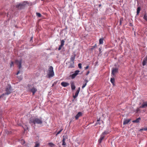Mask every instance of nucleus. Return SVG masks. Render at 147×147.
<instances>
[{"label":"nucleus","instance_id":"f257e3e1","mask_svg":"<svg viewBox=\"0 0 147 147\" xmlns=\"http://www.w3.org/2000/svg\"><path fill=\"white\" fill-rule=\"evenodd\" d=\"M29 123L33 125L36 124H41L42 123V118L41 117L38 118L37 116L34 117L30 119L29 121Z\"/></svg>","mask_w":147,"mask_h":147},{"label":"nucleus","instance_id":"f03ea898","mask_svg":"<svg viewBox=\"0 0 147 147\" xmlns=\"http://www.w3.org/2000/svg\"><path fill=\"white\" fill-rule=\"evenodd\" d=\"M47 76L49 78L54 76V73L53 70V67L52 66H50L48 70Z\"/></svg>","mask_w":147,"mask_h":147},{"label":"nucleus","instance_id":"7ed1b4c3","mask_svg":"<svg viewBox=\"0 0 147 147\" xmlns=\"http://www.w3.org/2000/svg\"><path fill=\"white\" fill-rule=\"evenodd\" d=\"M11 87L10 85H8L6 88L5 91L6 92L5 94H5L8 95L11 93Z\"/></svg>","mask_w":147,"mask_h":147},{"label":"nucleus","instance_id":"20e7f679","mask_svg":"<svg viewBox=\"0 0 147 147\" xmlns=\"http://www.w3.org/2000/svg\"><path fill=\"white\" fill-rule=\"evenodd\" d=\"M118 72V69L117 68H113L112 70V77H114L116 73Z\"/></svg>","mask_w":147,"mask_h":147},{"label":"nucleus","instance_id":"39448f33","mask_svg":"<svg viewBox=\"0 0 147 147\" xmlns=\"http://www.w3.org/2000/svg\"><path fill=\"white\" fill-rule=\"evenodd\" d=\"M16 7L19 9H21L24 7V5L23 4L20 3L16 5Z\"/></svg>","mask_w":147,"mask_h":147},{"label":"nucleus","instance_id":"423d86ee","mask_svg":"<svg viewBox=\"0 0 147 147\" xmlns=\"http://www.w3.org/2000/svg\"><path fill=\"white\" fill-rule=\"evenodd\" d=\"M22 61V60H20L19 61L17 60L16 61V63L18 65V67L19 69H20L21 67Z\"/></svg>","mask_w":147,"mask_h":147},{"label":"nucleus","instance_id":"0eeeda50","mask_svg":"<svg viewBox=\"0 0 147 147\" xmlns=\"http://www.w3.org/2000/svg\"><path fill=\"white\" fill-rule=\"evenodd\" d=\"M30 90L32 93L33 95L37 91V89L34 87H33L32 88L30 89Z\"/></svg>","mask_w":147,"mask_h":147},{"label":"nucleus","instance_id":"6e6552de","mask_svg":"<svg viewBox=\"0 0 147 147\" xmlns=\"http://www.w3.org/2000/svg\"><path fill=\"white\" fill-rule=\"evenodd\" d=\"M69 83L65 82H62L61 83V85L63 87H66L69 85Z\"/></svg>","mask_w":147,"mask_h":147},{"label":"nucleus","instance_id":"1a4fd4ad","mask_svg":"<svg viewBox=\"0 0 147 147\" xmlns=\"http://www.w3.org/2000/svg\"><path fill=\"white\" fill-rule=\"evenodd\" d=\"M147 107V102H144L143 103L141 106L140 107L141 108H145Z\"/></svg>","mask_w":147,"mask_h":147},{"label":"nucleus","instance_id":"9d476101","mask_svg":"<svg viewBox=\"0 0 147 147\" xmlns=\"http://www.w3.org/2000/svg\"><path fill=\"white\" fill-rule=\"evenodd\" d=\"M104 137L105 136H103L102 134L100 135V138L98 140V142L99 143H101L102 142V141L104 138Z\"/></svg>","mask_w":147,"mask_h":147},{"label":"nucleus","instance_id":"9b49d317","mask_svg":"<svg viewBox=\"0 0 147 147\" xmlns=\"http://www.w3.org/2000/svg\"><path fill=\"white\" fill-rule=\"evenodd\" d=\"M82 115V113L81 112H79L75 116L76 119H78L79 117Z\"/></svg>","mask_w":147,"mask_h":147},{"label":"nucleus","instance_id":"f8f14e48","mask_svg":"<svg viewBox=\"0 0 147 147\" xmlns=\"http://www.w3.org/2000/svg\"><path fill=\"white\" fill-rule=\"evenodd\" d=\"M80 90V88L79 87L78 90L76 92L75 95L73 96V97L75 98H76L78 96Z\"/></svg>","mask_w":147,"mask_h":147},{"label":"nucleus","instance_id":"ddd939ff","mask_svg":"<svg viewBox=\"0 0 147 147\" xmlns=\"http://www.w3.org/2000/svg\"><path fill=\"white\" fill-rule=\"evenodd\" d=\"M130 119H124L123 122V124L126 125L130 121Z\"/></svg>","mask_w":147,"mask_h":147},{"label":"nucleus","instance_id":"4468645a","mask_svg":"<svg viewBox=\"0 0 147 147\" xmlns=\"http://www.w3.org/2000/svg\"><path fill=\"white\" fill-rule=\"evenodd\" d=\"M71 90H74L76 88V87L75 86L74 82H71Z\"/></svg>","mask_w":147,"mask_h":147},{"label":"nucleus","instance_id":"2eb2a0df","mask_svg":"<svg viewBox=\"0 0 147 147\" xmlns=\"http://www.w3.org/2000/svg\"><path fill=\"white\" fill-rule=\"evenodd\" d=\"M63 138L62 140L63 143L62 145L63 146H65L66 145V144L65 142V139L64 136H63Z\"/></svg>","mask_w":147,"mask_h":147},{"label":"nucleus","instance_id":"dca6fc26","mask_svg":"<svg viewBox=\"0 0 147 147\" xmlns=\"http://www.w3.org/2000/svg\"><path fill=\"white\" fill-rule=\"evenodd\" d=\"M114 77H112V78H111L110 80L111 83L113 85V86L115 85L114 83L115 81V80Z\"/></svg>","mask_w":147,"mask_h":147},{"label":"nucleus","instance_id":"f3484780","mask_svg":"<svg viewBox=\"0 0 147 147\" xmlns=\"http://www.w3.org/2000/svg\"><path fill=\"white\" fill-rule=\"evenodd\" d=\"M75 55L74 56L72 55L70 58V60L72 62H74V61L75 58Z\"/></svg>","mask_w":147,"mask_h":147},{"label":"nucleus","instance_id":"a211bd4d","mask_svg":"<svg viewBox=\"0 0 147 147\" xmlns=\"http://www.w3.org/2000/svg\"><path fill=\"white\" fill-rule=\"evenodd\" d=\"M74 62H72V63H71L69 65L68 68H73L74 67Z\"/></svg>","mask_w":147,"mask_h":147},{"label":"nucleus","instance_id":"6ab92c4d","mask_svg":"<svg viewBox=\"0 0 147 147\" xmlns=\"http://www.w3.org/2000/svg\"><path fill=\"white\" fill-rule=\"evenodd\" d=\"M48 145L51 147H54L55 146V145L52 142H50L48 144Z\"/></svg>","mask_w":147,"mask_h":147},{"label":"nucleus","instance_id":"aec40b11","mask_svg":"<svg viewBox=\"0 0 147 147\" xmlns=\"http://www.w3.org/2000/svg\"><path fill=\"white\" fill-rule=\"evenodd\" d=\"M140 118L139 117L136 120L133 121V122L134 123H138L140 121Z\"/></svg>","mask_w":147,"mask_h":147},{"label":"nucleus","instance_id":"412c9836","mask_svg":"<svg viewBox=\"0 0 147 147\" xmlns=\"http://www.w3.org/2000/svg\"><path fill=\"white\" fill-rule=\"evenodd\" d=\"M141 10V8L140 7H138L137 9V15H138Z\"/></svg>","mask_w":147,"mask_h":147},{"label":"nucleus","instance_id":"4be33fe9","mask_svg":"<svg viewBox=\"0 0 147 147\" xmlns=\"http://www.w3.org/2000/svg\"><path fill=\"white\" fill-rule=\"evenodd\" d=\"M35 145L34 147H39L40 146V143L38 142H36L35 143Z\"/></svg>","mask_w":147,"mask_h":147},{"label":"nucleus","instance_id":"5701e85b","mask_svg":"<svg viewBox=\"0 0 147 147\" xmlns=\"http://www.w3.org/2000/svg\"><path fill=\"white\" fill-rule=\"evenodd\" d=\"M103 38H100L99 39V43L100 44H103Z\"/></svg>","mask_w":147,"mask_h":147},{"label":"nucleus","instance_id":"b1692460","mask_svg":"<svg viewBox=\"0 0 147 147\" xmlns=\"http://www.w3.org/2000/svg\"><path fill=\"white\" fill-rule=\"evenodd\" d=\"M65 42V40H61V44L60 45L63 46L64 45V42Z\"/></svg>","mask_w":147,"mask_h":147},{"label":"nucleus","instance_id":"393cba45","mask_svg":"<svg viewBox=\"0 0 147 147\" xmlns=\"http://www.w3.org/2000/svg\"><path fill=\"white\" fill-rule=\"evenodd\" d=\"M77 76L74 73L73 74H72L71 76L72 79H73L74 78L76 77Z\"/></svg>","mask_w":147,"mask_h":147},{"label":"nucleus","instance_id":"a878e982","mask_svg":"<svg viewBox=\"0 0 147 147\" xmlns=\"http://www.w3.org/2000/svg\"><path fill=\"white\" fill-rule=\"evenodd\" d=\"M109 133V132L108 131H105L104 132H102V134L103 136H105V135H107Z\"/></svg>","mask_w":147,"mask_h":147},{"label":"nucleus","instance_id":"bb28decb","mask_svg":"<svg viewBox=\"0 0 147 147\" xmlns=\"http://www.w3.org/2000/svg\"><path fill=\"white\" fill-rule=\"evenodd\" d=\"M143 19L146 21H147V16L146 14H145L144 16Z\"/></svg>","mask_w":147,"mask_h":147},{"label":"nucleus","instance_id":"cd10ccee","mask_svg":"<svg viewBox=\"0 0 147 147\" xmlns=\"http://www.w3.org/2000/svg\"><path fill=\"white\" fill-rule=\"evenodd\" d=\"M80 72V71L79 70H76L74 74L77 76L78 74V73Z\"/></svg>","mask_w":147,"mask_h":147},{"label":"nucleus","instance_id":"c85d7f7f","mask_svg":"<svg viewBox=\"0 0 147 147\" xmlns=\"http://www.w3.org/2000/svg\"><path fill=\"white\" fill-rule=\"evenodd\" d=\"M36 16L38 17H41L42 16L41 14L39 13H36Z\"/></svg>","mask_w":147,"mask_h":147},{"label":"nucleus","instance_id":"c756f323","mask_svg":"<svg viewBox=\"0 0 147 147\" xmlns=\"http://www.w3.org/2000/svg\"><path fill=\"white\" fill-rule=\"evenodd\" d=\"M100 119H99L97 120V122H96V124H99L100 125Z\"/></svg>","mask_w":147,"mask_h":147},{"label":"nucleus","instance_id":"7c9ffc66","mask_svg":"<svg viewBox=\"0 0 147 147\" xmlns=\"http://www.w3.org/2000/svg\"><path fill=\"white\" fill-rule=\"evenodd\" d=\"M62 130L63 129H60L59 131L57 132V133L56 134V136H57L58 134H59L60 133V132L62 131Z\"/></svg>","mask_w":147,"mask_h":147},{"label":"nucleus","instance_id":"2f4dec72","mask_svg":"<svg viewBox=\"0 0 147 147\" xmlns=\"http://www.w3.org/2000/svg\"><path fill=\"white\" fill-rule=\"evenodd\" d=\"M140 131L142 130H144V131H147V127L146 128H144L142 129H140Z\"/></svg>","mask_w":147,"mask_h":147},{"label":"nucleus","instance_id":"473e14b6","mask_svg":"<svg viewBox=\"0 0 147 147\" xmlns=\"http://www.w3.org/2000/svg\"><path fill=\"white\" fill-rule=\"evenodd\" d=\"M78 67L80 69H81L82 68V64L81 63H79L78 64Z\"/></svg>","mask_w":147,"mask_h":147},{"label":"nucleus","instance_id":"72a5a7b5","mask_svg":"<svg viewBox=\"0 0 147 147\" xmlns=\"http://www.w3.org/2000/svg\"><path fill=\"white\" fill-rule=\"evenodd\" d=\"M63 46L61 45H60L59 46V47L58 49V50H60L62 48V47Z\"/></svg>","mask_w":147,"mask_h":147},{"label":"nucleus","instance_id":"f704fd0d","mask_svg":"<svg viewBox=\"0 0 147 147\" xmlns=\"http://www.w3.org/2000/svg\"><path fill=\"white\" fill-rule=\"evenodd\" d=\"M87 84L86 83H85L82 86V89H83L86 85Z\"/></svg>","mask_w":147,"mask_h":147},{"label":"nucleus","instance_id":"c9c22d12","mask_svg":"<svg viewBox=\"0 0 147 147\" xmlns=\"http://www.w3.org/2000/svg\"><path fill=\"white\" fill-rule=\"evenodd\" d=\"M84 82H85V83H86L87 84V83L88 82V80L87 79H85L84 80Z\"/></svg>","mask_w":147,"mask_h":147},{"label":"nucleus","instance_id":"e433bc0d","mask_svg":"<svg viewBox=\"0 0 147 147\" xmlns=\"http://www.w3.org/2000/svg\"><path fill=\"white\" fill-rule=\"evenodd\" d=\"M140 107L138 108L137 109H136V112H138V111H140Z\"/></svg>","mask_w":147,"mask_h":147},{"label":"nucleus","instance_id":"4c0bfd02","mask_svg":"<svg viewBox=\"0 0 147 147\" xmlns=\"http://www.w3.org/2000/svg\"><path fill=\"white\" fill-rule=\"evenodd\" d=\"M13 65V62H12V61H11V64H10V67H12V66Z\"/></svg>","mask_w":147,"mask_h":147},{"label":"nucleus","instance_id":"58836bf2","mask_svg":"<svg viewBox=\"0 0 147 147\" xmlns=\"http://www.w3.org/2000/svg\"><path fill=\"white\" fill-rule=\"evenodd\" d=\"M88 67H89V66L88 65L85 67V69H87L88 68Z\"/></svg>","mask_w":147,"mask_h":147},{"label":"nucleus","instance_id":"ea45409f","mask_svg":"<svg viewBox=\"0 0 147 147\" xmlns=\"http://www.w3.org/2000/svg\"><path fill=\"white\" fill-rule=\"evenodd\" d=\"M5 95V94H3L2 95H1L0 96V98H1L3 96H4Z\"/></svg>","mask_w":147,"mask_h":147},{"label":"nucleus","instance_id":"a19ab883","mask_svg":"<svg viewBox=\"0 0 147 147\" xmlns=\"http://www.w3.org/2000/svg\"><path fill=\"white\" fill-rule=\"evenodd\" d=\"M89 73H90V72L89 71H88L87 72L86 74V75L87 76L89 74Z\"/></svg>","mask_w":147,"mask_h":147},{"label":"nucleus","instance_id":"79ce46f5","mask_svg":"<svg viewBox=\"0 0 147 147\" xmlns=\"http://www.w3.org/2000/svg\"><path fill=\"white\" fill-rule=\"evenodd\" d=\"M33 38V37H31L30 40V41H31L32 40Z\"/></svg>","mask_w":147,"mask_h":147},{"label":"nucleus","instance_id":"37998d69","mask_svg":"<svg viewBox=\"0 0 147 147\" xmlns=\"http://www.w3.org/2000/svg\"><path fill=\"white\" fill-rule=\"evenodd\" d=\"M95 46L96 45H95V46H93L91 48V49L92 50L95 47Z\"/></svg>","mask_w":147,"mask_h":147},{"label":"nucleus","instance_id":"c03bdc74","mask_svg":"<svg viewBox=\"0 0 147 147\" xmlns=\"http://www.w3.org/2000/svg\"><path fill=\"white\" fill-rule=\"evenodd\" d=\"M20 72V71H18V72L16 74V75H18Z\"/></svg>","mask_w":147,"mask_h":147},{"label":"nucleus","instance_id":"a18cd8bd","mask_svg":"<svg viewBox=\"0 0 147 147\" xmlns=\"http://www.w3.org/2000/svg\"><path fill=\"white\" fill-rule=\"evenodd\" d=\"M101 6V4H100L99 5H98L99 7H100Z\"/></svg>","mask_w":147,"mask_h":147},{"label":"nucleus","instance_id":"49530a36","mask_svg":"<svg viewBox=\"0 0 147 147\" xmlns=\"http://www.w3.org/2000/svg\"><path fill=\"white\" fill-rule=\"evenodd\" d=\"M30 85L28 84V87H30Z\"/></svg>","mask_w":147,"mask_h":147},{"label":"nucleus","instance_id":"de8ad7c7","mask_svg":"<svg viewBox=\"0 0 147 147\" xmlns=\"http://www.w3.org/2000/svg\"><path fill=\"white\" fill-rule=\"evenodd\" d=\"M130 25H131V23H130Z\"/></svg>","mask_w":147,"mask_h":147},{"label":"nucleus","instance_id":"09e8293b","mask_svg":"<svg viewBox=\"0 0 147 147\" xmlns=\"http://www.w3.org/2000/svg\"><path fill=\"white\" fill-rule=\"evenodd\" d=\"M28 129V127H27V128H26V129Z\"/></svg>","mask_w":147,"mask_h":147},{"label":"nucleus","instance_id":"8fccbe9b","mask_svg":"<svg viewBox=\"0 0 147 147\" xmlns=\"http://www.w3.org/2000/svg\"><path fill=\"white\" fill-rule=\"evenodd\" d=\"M24 130H26V129H25V128H24Z\"/></svg>","mask_w":147,"mask_h":147},{"label":"nucleus","instance_id":"3c124183","mask_svg":"<svg viewBox=\"0 0 147 147\" xmlns=\"http://www.w3.org/2000/svg\"><path fill=\"white\" fill-rule=\"evenodd\" d=\"M97 124H96H96H95V125H96Z\"/></svg>","mask_w":147,"mask_h":147},{"label":"nucleus","instance_id":"603ef678","mask_svg":"<svg viewBox=\"0 0 147 147\" xmlns=\"http://www.w3.org/2000/svg\"><path fill=\"white\" fill-rule=\"evenodd\" d=\"M99 50H100V49H99Z\"/></svg>","mask_w":147,"mask_h":147}]
</instances>
